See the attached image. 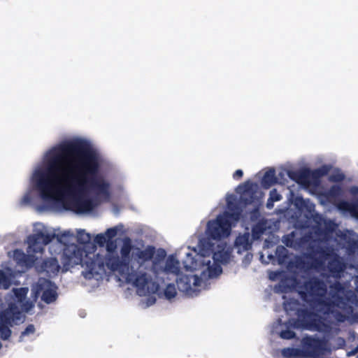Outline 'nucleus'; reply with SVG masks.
I'll list each match as a JSON object with an SVG mask.
<instances>
[{
  "label": "nucleus",
  "mask_w": 358,
  "mask_h": 358,
  "mask_svg": "<svg viewBox=\"0 0 358 358\" xmlns=\"http://www.w3.org/2000/svg\"><path fill=\"white\" fill-rule=\"evenodd\" d=\"M100 162L99 153L83 140L53 147L34 168L21 205L36 206L40 213H92L110 196L109 181L99 174Z\"/></svg>",
  "instance_id": "nucleus-1"
},
{
  "label": "nucleus",
  "mask_w": 358,
  "mask_h": 358,
  "mask_svg": "<svg viewBox=\"0 0 358 358\" xmlns=\"http://www.w3.org/2000/svg\"><path fill=\"white\" fill-rule=\"evenodd\" d=\"M301 288L298 295L304 302L303 305L294 297L282 296L287 314L297 316L289 319V324L294 328L330 332L332 325L347 319L352 313L353 305L358 302L357 296L346 292L340 283L331 285L327 293V284L315 276L305 280Z\"/></svg>",
  "instance_id": "nucleus-2"
},
{
  "label": "nucleus",
  "mask_w": 358,
  "mask_h": 358,
  "mask_svg": "<svg viewBox=\"0 0 358 358\" xmlns=\"http://www.w3.org/2000/svg\"><path fill=\"white\" fill-rule=\"evenodd\" d=\"M131 249V240L129 238H124L120 261L128 271L118 273L136 287L138 294L143 295L157 290V285L152 281L151 273L164 275L176 273L178 271V263L173 256L168 257L164 261L166 252L164 250H158L155 255L154 247L148 246L144 250L137 248L129 257Z\"/></svg>",
  "instance_id": "nucleus-3"
},
{
  "label": "nucleus",
  "mask_w": 358,
  "mask_h": 358,
  "mask_svg": "<svg viewBox=\"0 0 358 358\" xmlns=\"http://www.w3.org/2000/svg\"><path fill=\"white\" fill-rule=\"evenodd\" d=\"M200 252H197L196 249L191 250L187 248L188 251L185 252V257L182 260L184 268L188 271H199L200 275H181L180 273V262L172 255L178 262V271L176 273H167L166 275H157L155 277L162 282L165 280H171L174 278L176 280L179 291L185 294L194 296L197 295L201 287H205L206 281L208 279L214 278L218 276L222 272L221 264L227 263L229 259V254L224 251L223 248L219 252H215L213 257H210L212 248L210 243L202 240L201 241Z\"/></svg>",
  "instance_id": "nucleus-4"
},
{
  "label": "nucleus",
  "mask_w": 358,
  "mask_h": 358,
  "mask_svg": "<svg viewBox=\"0 0 358 358\" xmlns=\"http://www.w3.org/2000/svg\"><path fill=\"white\" fill-rule=\"evenodd\" d=\"M28 291L27 287L14 288L6 296L8 307L0 314V336L3 340L10 336V326L23 322L22 313H29L33 308V301L26 298Z\"/></svg>",
  "instance_id": "nucleus-5"
},
{
  "label": "nucleus",
  "mask_w": 358,
  "mask_h": 358,
  "mask_svg": "<svg viewBox=\"0 0 358 358\" xmlns=\"http://www.w3.org/2000/svg\"><path fill=\"white\" fill-rule=\"evenodd\" d=\"M62 263L66 270L80 264L84 268L82 274L86 279L99 280L104 275L103 258L96 256L94 252H87L76 244H71L64 249Z\"/></svg>",
  "instance_id": "nucleus-6"
},
{
  "label": "nucleus",
  "mask_w": 358,
  "mask_h": 358,
  "mask_svg": "<svg viewBox=\"0 0 358 358\" xmlns=\"http://www.w3.org/2000/svg\"><path fill=\"white\" fill-rule=\"evenodd\" d=\"M56 238L57 245L50 247L51 253H59L64 249L70 245L76 239L75 235L71 230L60 232L59 229L49 228L42 223H36L34 225L33 234L29 236L30 251L43 252L44 248Z\"/></svg>",
  "instance_id": "nucleus-7"
},
{
  "label": "nucleus",
  "mask_w": 358,
  "mask_h": 358,
  "mask_svg": "<svg viewBox=\"0 0 358 358\" xmlns=\"http://www.w3.org/2000/svg\"><path fill=\"white\" fill-rule=\"evenodd\" d=\"M294 205L299 209H305L308 213L306 217L308 220H313L316 226L312 229H308V226L303 229L295 230L290 234L295 232L300 233L301 238L294 240L293 242H299L306 238L312 241L313 239L325 238L329 233H334L337 230L338 225L334 220L324 218L320 214L315 211V204L309 199H304L301 196H296L294 199Z\"/></svg>",
  "instance_id": "nucleus-8"
},
{
  "label": "nucleus",
  "mask_w": 358,
  "mask_h": 358,
  "mask_svg": "<svg viewBox=\"0 0 358 358\" xmlns=\"http://www.w3.org/2000/svg\"><path fill=\"white\" fill-rule=\"evenodd\" d=\"M240 218L238 210L229 213L224 212L219 215L215 220H210L207 223L206 234L207 238H202L199 242V252H200L201 241L205 240L210 243L212 248L210 257H213L215 252H219L223 248L224 251L228 254L229 252L225 250L226 244L221 241L222 239L228 237L231 233L232 222H237ZM230 257V255H229Z\"/></svg>",
  "instance_id": "nucleus-9"
},
{
  "label": "nucleus",
  "mask_w": 358,
  "mask_h": 358,
  "mask_svg": "<svg viewBox=\"0 0 358 358\" xmlns=\"http://www.w3.org/2000/svg\"><path fill=\"white\" fill-rule=\"evenodd\" d=\"M106 249L107 253L105 256L95 254L96 256H99L103 259L104 274L106 273V268L111 271L117 272L128 271V268L124 264H122V262L120 261V257L116 251L117 243L115 241L108 240Z\"/></svg>",
  "instance_id": "nucleus-10"
},
{
  "label": "nucleus",
  "mask_w": 358,
  "mask_h": 358,
  "mask_svg": "<svg viewBox=\"0 0 358 358\" xmlns=\"http://www.w3.org/2000/svg\"><path fill=\"white\" fill-rule=\"evenodd\" d=\"M36 292H41V299L46 303H51L57 298V287L50 280L40 278L36 285Z\"/></svg>",
  "instance_id": "nucleus-11"
},
{
  "label": "nucleus",
  "mask_w": 358,
  "mask_h": 358,
  "mask_svg": "<svg viewBox=\"0 0 358 358\" xmlns=\"http://www.w3.org/2000/svg\"><path fill=\"white\" fill-rule=\"evenodd\" d=\"M237 192L241 193L240 199L245 205L253 204L255 206L259 205L261 192L254 190L253 188H246L245 185H239Z\"/></svg>",
  "instance_id": "nucleus-12"
},
{
  "label": "nucleus",
  "mask_w": 358,
  "mask_h": 358,
  "mask_svg": "<svg viewBox=\"0 0 358 358\" xmlns=\"http://www.w3.org/2000/svg\"><path fill=\"white\" fill-rule=\"evenodd\" d=\"M27 254L24 253L21 250H15L13 252V259L17 262V264L25 266L27 267L31 266L32 264L35 262L37 257H35L36 254H42L43 252H35L30 251L29 249V237L27 238Z\"/></svg>",
  "instance_id": "nucleus-13"
},
{
  "label": "nucleus",
  "mask_w": 358,
  "mask_h": 358,
  "mask_svg": "<svg viewBox=\"0 0 358 358\" xmlns=\"http://www.w3.org/2000/svg\"><path fill=\"white\" fill-rule=\"evenodd\" d=\"M60 266L55 257L44 259L41 265L37 266L36 269L39 273H45L48 277H54L59 272Z\"/></svg>",
  "instance_id": "nucleus-14"
},
{
  "label": "nucleus",
  "mask_w": 358,
  "mask_h": 358,
  "mask_svg": "<svg viewBox=\"0 0 358 358\" xmlns=\"http://www.w3.org/2000/svg\"><path fill=\"white\" fill-rule=\"evenodd\" d=\"M249 233H245L238 236L235 241V248L237 249L238 253L248 251L252 248V242L250 239Z\"/></svg>",
  "instance_id": "nucleus-15"
},
{
  "label": "nucleus",
  "mask_w": 358,
  "mask_h": 358,
  "mask_svg": "<svg viewBox=\"0 0 358 358\" xmlns=\"http://www.w3.org/2000/svg\"><path fill=\"white\" fill-rule=\"evenodd\" d=\"M270 229L269 222L265 219H260L252 227V237L254 239H257L264 233L269 232Z\"/></svg>",
  "instance_id": "nucleus-16"
},
{
  "label": "nucleus",
  "mask_w": 358,
  "mask_h": 358,
  "mask_svg": "<svg viewBox=\"0 0 358 358\" xmlns=\"http://www.w3.org/2000/svg\"><path fill=\"white\" fill-rule=\"evenodd\" d=\"M281 319L278 320V324L282 327V329L279 332L276 331L280 337L282 339L294 338L296 336V334L292 331V329L295 328L289 324V320L284 324H281Z\"/></svg>",
  "instance_id": "nucleus-17"
},
{
  "label": "nucleus",
  "mask_w": 358,
  "mask_h": 358,
  "mask_svg": "<svg viewBox=\"0 0 358 358\" xmlns=\"http://www.w3.org/2000/svg\"><path fill=\"white\" fill-rule=\"evenodd\" d=\"M337 208L343 213H350L353 216L358 217L357 207L348 201H340L337 205Z\"/></svg>",
  "instance_id": "nucleus-18"
},
{
  "label": "nucleus",
  "mask_w": 358,
  "mask_h": 358,
  "mask_svg": "<svg viewBox=\"0 0 358 358\" xmlns=\"http://www.w3.org/2000/svg\"><path fill=\"white\" fill-rule=\"evenodd\" d=\"M276 182L275 177V170L271 169L267 171L262 180V185L265 188L270 187L272 185Z\"/></svg>",
  "instance_id": "nucleus-19"
},
{
  "label": "nucleus",
  "mask_w": 358,
  "mask_h": 358,
  "mask_svg": "<svg viewBox=\"0 0 358 358\" xmlns=\"http://www.w3.org/2000/svg\"><path fill=\"white\" fill-rule=\"evenodd\" d=\"M288 251L282 245H279L275 250V256L278 264L282 265L287 263Z\"/></svg>",
  "instance_id": "nucleus-20"
},
{
  "label": "nucleus",
  "mask_w": 358,
  "mask_h": 358,
  "mask_svg": "<svg viewBox=\"0 0 358 358\" xmlns=\"http://www.w3.org/2000/svg\"><path fill=\"white\" fill-rule=\"evenodd\" d=\"M150 275H151L152 281L157 285V289L155 292H149L146 293L145 294L143 295V296L148 295V297L145 299L146 300V307L150 306L155 303L156 297H155V296H154L152 294L157 292V290L159 289V282H160L155 277L154 273H151ZM138 295L141 296L140 294H138Z\"/></svg>",
  "instance_id": "nucleus-21"
},
{
  "label": "nucleus",
  "mask_w": 358,
  "mask_h": 358,
  "mask_svg": "<svg viewBox=\"0 0 358 358\" xmlns=\"http://www.w3.org/2000/svg\"><path fill=\"white\" fill-rule=\"evenodd\" d=\"M282 199L280 194H279L275 189H273L270 191L269 197L266 202V208L271 209L273 207V203L279 201Z\"/></svg>",
  "instance_id": "nucleus-22"
},
{
  "label": "nucleus",
  "mask_w": 358,
  "mask_h": 358,
  "mask_svg": "<svg viewBox=\"0 0 358 358\" xmlns=\"http://www.w3.org/2000/svg\"><path fill=\"white\" fill-rule=\"evenodd\" d=\"M76 239L80 243L85 244L90 242L91 236L84 229H78Z\"/></svg>",
  "instance_id": "nucleus-23"
},
{
  "label": "nucleus",
  "mask_w": 358,
  "mask_h": 358,
  "mask_svg": "<svg viewBox=\"0 0 358 358\" xmlns=\"http://www.w3.org/2000/svg\"><path fill=\"white\" fill-rule=\"evenodd\" d=\"M226 200H227V208L229 210L231 211V213L238 210L239 213L241 214L239 208H237L236 206V205L234 204V201L236 200V196L234 194L227 195Z\"/></svg>",
  "instance_id": "nucleus-24"
},
{
  "label": "nucleus",
  "mask_w": 358,
  "mask_h": 358,
  "mask_svg": "<svg viewBox=\"0 0 358 358\" xmlns=\"http://www.w3.org/2000/svg\"><path fill=\"white\" fill-rule=\"evenodd\" d=\"M176 289L173 284L169 283L164 289V296L168 300H171L176 295Z\"/></svg>",
  "instance_id": "nucleus-25"
},
{
  "label": "nucleus",
  "mask_w": 358,
  "mask_h": 358,
  "mask_svg": "<svg viewBox=\"0 0 358 358\" xmlns=\"http://www.w3.org/2000/svg\"><path fill=\"white\" fill-rule=\"evenodd\" d=\"M35 332V327L33 324H29L26 329L22 332L20 336V341H23L24 338L33 335Z\"/></svg>",
  "instance_id": "nucleus-26"
},
{
  "label": "nucleus",
  "mask_w": 358,
  "mask_h": 358,
  "mask_svg": "<svg viewBox=\"0 0 358 358\" xmlns=\"http://www.w3.org/2000/svg\"><path fill=\"white\" fill-rule=\"evenodd\" d=\"M10 285V278L7 275L1 270H0V286L4 289L8 288Z\"/></svg>",
  "instance_id": "nucleus-27"
},
{
  "label": "nucleus",
  "mask_w": 358,
  "mask_h": 358,
  "mask_svg": "<svg viewBox=\"0 0 358 358\" xmlns=\"http://www.w3.org/2000/svg\"><path fill=\"white\" fill-rule=\"evenodd\" d=\"M341 194V188L338 185H333L328 191V194L332 197H337Z\"/></svg>",
  "instance_id": "nucleus-28"
},
{
  "label": "nucleus",
  "mask_w": 358,
  "mask_h": 358,
  "mask_svg": "<svg viewBox=\"0 0 358 358\" xmlns=\"http://www.w3.org/2000/svg\"><path fill=\"white\" fill-rule=\"evenodd\" d=\"M107 241L108 238L104 234H97L94 238V242L101 247L104 246L105 244L106 245Z\"/></svg>",
  "instance_id": "nucleus-29"
},
{
  "label": "nucleus",
  "mask_w": 358,
  "mask_h": 358,
  "mask_svg": "<svg viewBox=\"0 0 358 358\" xmlns=\"http://www.w3.org/2000/svg\"><path fill=\"white\" fill-rule=\"evenodd\" d=\"M118 229L117 227H112L110 229H108L106 232L104 233V235L106 236V238L108 240H113V238L116 236L117 234Z\"/></svg>",
  "instance_id": "nucleus-30"
},
{
  "label": "nucleus",
  "mask_w": 358,
  "mask_h": 358,
  "mask_svg": "<svg viewBox=\"0 0 358 358\" xmlns=\"http://www.w3.org/2000/svg\"><path fill=\"white\" fill-rule=\"evenodd\" d=\"M260 259L261 261L266 264H268L269 263H272V264H275V262H277V259H276V256L275 255H273L272 254H268L267 257H266V259H264V255H262L260 256Z\"/></svg>",
  "instance_id": "nucleus-31"
},
{
  "label": "nucleus",
  "mask_w": 358,
  "mask_h": 358,
  "mask_svg": "<svg viewBox=\"0 0 358 358\" xmlns=\"http://www.w3.org/2000/svg\"><path fill=\"white\" fill-rule=\"evenodd\" d=\"M336 346H334L333 349L341 348L345 344V341L343 338L338 337L336 338Z\"/></svg>",
  "instance_id": "nucleus-32"
},
{
  "label": "nucleus",
  "mask_w": 358,
  "mask_h": 358,
  "mask_svg": "<svg viewBox=\"0 0 358 358\" xmlns=\"http://www.w3.org/2000/svg\"><path fill=\"white\" fill-rule=\"evenodd\" d=\"M331 180L339 182L344 179V175L343 173H337L330 177Z\"/></svg>",
  "instance_id": "nucleus-33"
},
{
  "label": "nucleus",
  "mask_w": 358,
  "mask_h": 358,
  "mask_svg": "<svg viewBox=\"0 0 358 358\" xmlns=\"http://www.w3.org/2000/svg\"><path fill=\"white\" fill-rule=\"evenodd\" d=\"M259 215H260L259 210L257 209H255L251 213V220L254 221L257 220Z\"/></svg>",
  "instance_id": "nucleus-34"
},
{
  "label": "nucleus",
  "mask_w": 358,
  "mask_h": 358,
  "mask_svg": "<svg viewBox=\"0 0 358 358\" xmlns=\"http://www.w3.org/2000/svg\"><path fill=\"white\" fill-rule=\"evenodd\" d=\"M243 171H242V170H241V169H238V170H236V171H235V173H234V175H233V178H234V179L240 178H241V177L243 176Z\"/></svg>",
  "instance_id": "nucleus-35"
},
{
  "label": "nucleus",
  "mask_w": 358,
  "mask_h": 358,
  "mask_svg": "<svg viewBox=\"0 0 358 358\" xmlns=\"http://www.w3.org/2000/svg\"><path fill=\"white\" fill-rule=\"evenodd\" d=\"M350 193L352 195H357L358 194V187L357 186H352L350 188Z\"/></svg>",
  "instance_id": "nucleus-36"
},
{
  "label": "nucleus",
  "mask_w": 358,
  "mask_h": 358,
  "mask_svg": "<svg viewBox=\"0 0 358 358\" xmlns=\"http://www.w3.org/2000/svg\"><path fill=\"white\" fill-rule=\"evenodd\" d=\"M252 257V255L250 253H247L245 257V260L250 262L251 260Z\"/></svg>",
  "instance_id": "nucleus-37"
},
{
  "label": "nucleus",
  "mask_w": 358,
  "mask_h": 358,
  "mask_svg": "<svg viewBox=\"0 0 358 358\" xmlns=\"http://www.w3.org/2000/svg\"><path fill=\"white\" fill-rule=\"evenodd\" d=\"M358 352V347L353 351L352 352H348V356H351V355H355V353H357Z\"/></svg>",
  "instance_id": "nucleus-38"
},
{
  "label": "nucleus",
  "mask_w": 358,
  "mask_h": 358,
  "mask_svg": "<svg viewBox=\"0 0 358 358\" xmlns=\"http://www.w3.org/2000/svg\"><path fill=\"white\" fill-rule=\"evenodd\" d=\"M357 358H358V356H357Z\"/></svg>",
  "instance_id": "nucleus-39"
}]
</instances>
